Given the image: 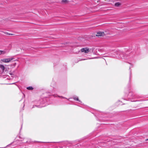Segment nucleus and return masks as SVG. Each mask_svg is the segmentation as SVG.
I'll use <instances>...</instances> for the list:
<instances>
[{
    "instance_id": "obj_12",
    "label": "nucleus",
    "mask_w": 148,
    "mask_h": 148,
    "mask_svg": "<svg viewBox=\"0 0 148 148\" xmlns=\"http://www.w3.org/2000/svg\"><path fill=\"white\" fill-rule=\"evenodd\" d=\"M58 97H62V98H65L64 97H62V96H58Z\"/></svg>"
},
{
    "instance_id": "obj_10",
    "label": "nucleus",
    "mask_w": 148,
    "mask_h": 148,
    "mask_svg": "<svg viewBox=\"0 0 148 148\" xmlns=\"http://www.w3.org/2000/svg\"><path fill=\"white\" fill-rule=\"evenodd\" d=\"M73 99H74L75 100H77V101H80L79 100V99H78V98L77 97H74L73 98Z\"/></svg>"
},
{
    "instance_id": "obj_11",
    "label": "nucleus",
    "mask_w": 148,
    "mask_h": 148,
    "mask_svg": "<svg viewBox=\"0 0 148 148\" xmlns=\"http://www.w3.org/2000/svg\"><path fill=\"white\" fill-rule=\"evenodd\" d=\"M16 65V63H14V65H14V66H15Z\"/></svg>"
},
{
    "instance_id": "obj_6",
    "label": "nucleus",
    "mask_w": 148,
    "mask_h": 148,
    "mask_svg": "<svg viewBox=\"0 0 148 148\" xmlns=\"http://www.w3.org/2000/svg\"><path fill=\"white\" fill-rule=\"evenodd\" d=\"M0 68L1 69L2 71H3V72L4 71V70L5 69V66H4L2 64H1L0 65Z\"/></svg>"
},
{
    "instance_id": "obj_5",
    "label": "nucleus",
    "mask_w": 148,
    "mask_h": 148,
    "mask_svg": "<svg viewBox=\"0 0 148 148\" xmlns=\"http://www.w3.org/2000/svg\"><path fill=\"white\" fill-rule=\"evenodd\" d=\"M9 74L12 76H15L16 75V73L15 71H10L9 73Z\"/></svg>"
},
{
    "instance_id": "obj_9",
    "label": "nucleus",
    "mask_w": 148,
    "mask_h": 148,
    "mask_svg": "<svg viewBox=\"0 0 148 148\" xmlns=\"http://www.w3.org/2000/svg\"><path fill=\"white\" fill-rule=\"evenodd\" d=\"M27 88L29 90H32L33 89V88L32 86L27 87Z\"/></svg>"
},
{
    "instance_id": "obj_3",
    "label": "nucleus",
    "mask_w": 148,
    "mask_h": 148,
    "mask_svg": "<svg viewBox=\"0 0 148 148\" xmlns=\"http://www.w3.org/2000/svg\"><path fill=\"white\" fill-rule=\"evenodd\" d=\"M105 35V34L103 32H99L97 33L96 36L99 37L103 36Z\"/></svg>"
},
{
    "instance_id": "obj_7",
    "label": "nucleus",
    "mask_w": 148,
    "mask_h": 148,
    "mask_svg": "<svg viewBox=\"0 0 148 148\" xmlns=\"http://www.w3.org/2000/svg\"><path fill=\"white\" fill-rule=\"evenodd\" d=\"M121 5V4L120 3L117 2L115 3L114 5L116 7H119Z\"/></svg>"
},
{
    "instance_id": "obj_8",
    "label": "nucleus",
    "mask_w": 148,
    "mask_h": 148,
    "mask_svg": "<svg viewBox=\"0 0 148 148\" xmlns=\"http://www.w3.org/2000/svg\"><path fill=\"white\" fill-rule=\"evenodd\" d=\"M61 2L63 4H66L68 2V1L67 0H62Z\"/></svg>"
},
{
    "instance_id": "obj_1",
    "label": "nucleus",
    "mask_w": 148,
    "mask_h": 148,
    "mask_svg": "<svg viewBox=\"0 0 148 148\" xmlns=\"http://www.w3.org/2000/svg\"><path fill=\"white\" fill-rule=\"evenodd\" d=\"M14 58H4L1 59L0 61L3 62L8 63L10 62Z\"/></svg>"
},
{
    "instance_id": "obj_2",
    "label": "nucleus",
    "mask_w": 148,
    "mask_h": 148,
    "mask_svg": "<svg viewBox=\"0 0 148 148\" xmlns=\"http://www.w3.org/2000/svg\"><path fill=\"white\" fill-rule=\"evenodd\" d=\"M81 51L85 53H87L90 51V50L88 48L86 47L82 49H81Z\"/></svg>"
},
{
    "instance_id": "obj_4",
    "label": "nucleus",
    "mask_w": 148,
    "mask_h": 148,
    "mask_svg": "<svg viewBox=\"0 0 148 148\" xmlns=\"http://www.w3.org/2000/svg\"><path fill=\"white\" fill-rule=\"evenodd\" d=\"M7 49H5L3 50H0V55L6 54L7 53Z\"/></svg>"
},
{
    "instance_id": "obj_13",
    "label": "nucleus",
    "mask_w": 148,
    "mask_h": 148,
    "mask_svg": "<svg viewBox=\"0 0 148 148\" xmlns=\"http://www.w3.org/2000/svg\"><path fill=\"white\" fill-rule=\"evenodd\" d=\"M86 60V59H82L81 60Z\"/></svg>"
}]
</instances>
